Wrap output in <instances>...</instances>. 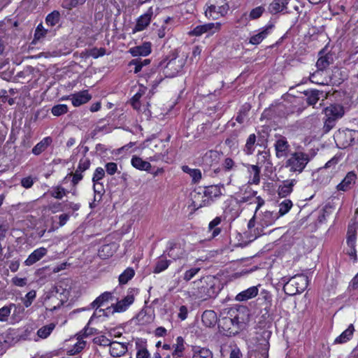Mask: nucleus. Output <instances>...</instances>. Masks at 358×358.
<instances>
[{
  "label": "nucleus",
  "mask_w": 358,
  "mask_h": 358,
  "mask_svg": "<svg viewBox=\"0 0 358 358\" xmlns=\"http://www.w3.org/2000/svg\"><path fill=\"white\" fill-rule=\"evenodd\" d=\"M105 172L102 168H96L92 178L93 182H99L101 179L103 178Z\"/></svg>",
  "instance_id": "nucleus-63"
},
{
  "label": "nucleus",
  "mask_w": 358,
  "mask_h": 358,
  "mask_svg": "<svg viewBox=\"0 0 358 358\" xmlns=\"http://www.w3.org/2000/svg\"><path fill=\"white\" fill-rule=\"evenodd\" d=\"M69 192L66 189H65L63 187L59 185L53 187L50 192L51 196L57 199H62Z\"/></svg>",
  "instance_id": "nucleus-45"
},
{
  "label": "nucleus",
  "mask_w": 358,
  "mask_h": 358,
  "mask_svg": "<svg viewBox=\"0 0 358 358\" xmlns=\"http://www.w3.org/2000/svg\"><path fill=\"white\" fill-rule=\"evenodd\" d=\"M257 165H265L266 166H268L271 165V162L270 160V153L268 151L264 150L262 152H259L257 154Z\"/></svg>",
  "instance_id": "nucleus-38"
},
{
  "label": "nucleus",
  "mask_w": 358,
  "mask_h": 358,
  "mask_svg": "<svg viewBox=\"0 0 358 358\" xmlns=\"http://www.w3.org/2000/svg\"><path fill=\"white\" fill-rule=\"evenodd\" d=\"M47 32L48 31L40 24L35 30L34 40L39 41L43 38L45 36Z\"/></svg>",
  "instance_id": "nucleus-57"
},
{
  "label": "nucleus",
  "mask_w": 358,
  "mask_h": 358,
  "mask_svg": "<svg viewBox=\"0 0 358 358\" xmlns=\"http://www.w3.org/2000/svg\"><path fill=\"white\" fill-rule=\"evenodd\" d=\"M51 112L55 116H60L68 112V106L66 104L55 105L52 108Z\"/></svg>",
  "instance_id": "nucleus-52"
},
{
  "label": "nucleus",
  "mask_w": 358,
  "mask_h": 358,
  "mask_svg": "<svg viewBox=\"0 0 358 358\" xmlns=\"http://www.w3.org/2000/svg\"><path fill=\"white\" fill-rule=\"evenodd\" d=\"M257 194V192H252L250 196H241L238 199L239 203H245L248 201H250V203H257L256 197H255V194Z\"/></svg>",
  "instance_id": "nucleus-60"
},
{
  "label": "nucleus",
  "mask_w": 358,
  "mask_h": 358,
  "mask_svg": "<svg viewBox=\"0 0 358 358\" xmlns=\"http://www.w3.org/2000/svg\"><path fill=\"white\" fill-rule=\"evenodd\" d=\"M150 63L149 59H141V58L132 59L129 62V66H135L134 72L138 73L142 70L143 66H147Z\"/></svg>",
  "instance_id": "nucleus-42"
},
{
  "label": "nucleus",
  "mask_w": 358,
  "mask_h": 358,
  "mask_svg": "<svg viewBox=\"0 0 358 358\" xmlns=\"http://www.w3.org/2000/svg\"><path fill=\"white\" fill-rule=\"evenodd\" d=\"M308 285V277L305 275H296L287 281L283 286L285 293L289 296L303 292Z\"/></svg>",
  "instance_id": "nucleus-6"
},
{
  "label": "nucleus",
  "mask_w": 358,
  "mask_h": 358,
  "mask_svg": "<svg viewBox=\"0 0 358 358\" xmlns=\"http://www.w3.org/2000/svg\"><path fill=\"white\" fill-rule=\"evenodd\" d=\"M12 308H16V305L14 303H10L9 306H6L0 308V321L6 322L8 320Z\"/></svg>",
  "instance_id": "nucleus-51"
},
{
  "label": "nucleus",
  "mask_w": 358,
  "mask_h": 358,
  "mask_svg": "<svg viewBox=\"0 0 358 358\" xmlns=\"http://www.w3.org/2000/svg\"><path fill=\"white\" fill-rule=\"evenodd\" d=\"M136 358H149L150 355L148 352L145 342L138 340L136 342Z\"/></svg>",
  "instance_id": "nucleus-36"
},
{
  "label": "nucleus",
  "mask_w": 358,
  "mask_h": 358,
  "mask_svg": "<svg viewBox=\"0 0 358 358\" xmlns=\"http://www.w3.org/2000/svg\"><path fill=\"white\" fill-rule=\"evenodd\" d=\"M177 343L173 345L174 350L172 352L173 357H177L180 358L183 356V352L185 350L184 340L181 336L177 338Z\"/></svg>",
  "instance_id": "nucleus-40"
},
{
  "label": "nucleus",
  "mask_w": 358,
  "mask_h": 358,
  "mask_svg": "<svg viewBox=\"0 0 358 358\" xmlns=\"http://www.w3.org/2000/svg\"><path fill=\"white\" fill-rule=\"evenodd\" d=\"M273 28V25L271 24L262 27L259 33L250 37L249 43L255 45L260 44L270 34Z\"/></svg>",
  "instance_id": "nucleus-18"
},
{
  "label": "nucleus",
  "mask_w": 358,
  "mask_h": 358,
  "mask_svg": "<svg viewBox=\"0 0 358 358\" xmlns=\"http://www.w3.org/2000/svg\"><path fill=\"white\" fill-rule=\"evenodd\" d=\"M313 157L314 155L302 151L292 152L285 161V166L290 172L301 173Z\"/></svg>",
  "instance_id": "nucleus-2"
},
{
  "label": "nucleus",
  "mask_w": 358,
  "mask_h": 358,
  "mask_svg": "<svg viewBox=\"0 0 358 358\" xmlns=\"http://www.w3.org/2000/svg\"><path fill=\"white\" fill-rule=\"evenodd\" d=\"M218 292L217 280L214 276L207 275L191 283L188 294L194 299L207 300L215 297Z\"/></svg>",
  "instance_id": "nucleus-1"
},
{
  "label": "nucleus",
  "mask_w": 358,
  "mask_h": 358,
  "mask_svg": "<svg viewBox=\"0 0 358 358\" xmlns=\"http://www.w3.org/2000/svg\"><path fill=\"white\" fill-rule=\"evenodd\" d=\"M356 174L353 171L348 172L342 181L336 186L338 191L346 192L350 189L355 183Z\"/></svg>",
  "instance_id": "nucleus-20"
},
{
  "label": "nucleus",
  "mask_w": 358,
  "mask_h": 358,
  "mask_svg": "<svg viewBox=\"0 0 358 358\" xmlns=\"http://www.w3.org/2000/svg\"><path fill=\"white\" fill-rule=\"evenodd\" d=\"M78 337V341L75 343L73 348L67 351V355L69 356L75 355L81 352L86 346V342L83 340V338Z\"/></svg>",
  "instance_id": "nucleus-39"
},
{
  "label": "nucleus",
  "mask_w": 358,
  "mask_h": 358,
  "mask_svg": "<svg viewBox=\"0 0 358 358\" xmlns=\"http://www.w3.org/2000/svg\"><path fill=\"white\" fill-rule=\"evenodd\" d=\"M131 165L141 171H149L151 169V164L146 161L143 160L142 158L133 156L131 160Z\"/></svg>",
  "instance_id": "nucleus-30"
},
{
  "label": "nucleus",
  "mask_w": 358,
  "mask_h": 358,
  "mask_svg": "<svg viewBox=\"0 0 358 358\" xmlns=\"http://www.w3.org/2000/svg\"><path fill=\"white\" fill-rule=\"evenodd\" d=\"M189 176L192 178V183L196 184L201 180L202 175L199 169H194Z\"/></svg>",
  "instance_id": "nucleus-61"
},
{
  "label": "nucleus",
  "mask_w": 358,
  "mask_h": 358,
  "mask_svg": "<svg viewBox=\"0 0 358 358\" xmlns=\"http://www.w3.org/2000/svg\"><path fill=\"white\" fill-rule=\"evenodd\" d=\"M227 313L241 331L245 329L250 321V310L246 306H239L237 308H231Z\"/></svg>",
  "instance_id": "nucleus-9"
},
{
  "label": "nucleus",
  "mask_w": 358,
  "mask_h": 358,
  "mask_svg": "<svg viewBox=\"0 0 358 358\" xmlns=\"http://www.w3.org/2000/svg\"><path fill=\"white\" fill-rule=\"evenodd\" d=\"M256 138L257 137L255 134H252L248 136L243 149L244 152L247 155H251L253 154L255 151V145L257 141Z\"/></svg>",
  "instance_id": "nucleus-37"
},
{
  "label": "nucleus",
  "mask_w": 358,
  "mask_h": 358,
  "mask_svg": "<svg viewBox=\"0 0 358 358\" xmlns=\"http://www.w3.org/2000/svg\"><path fill=\"white\" fill-rule=\"evenodd\" d=\"M258 292L257 286H252L238 293L235 299L237 301H245L255 297L258 294Z\"/></svg>",
  "instance_id": "nucleus-22"
},
{
  "label": "nucleus",
  "mask_w": 358,
  "mask_h": 358,
  "mask_svg": "<svg viewBox=\"0 0 358 358\" xmlns=\"http://www.w3.org/2000/svg\"><path fill=\"white\" fill-rule=\"evenodd\" d=\"M69 176H72L71 182H72L73 187H76V185L79 183V182L83 178L82 172H78V171H77V170H76L74 173H71L68 174L65 177L64 180H66Z\"/></svg>",
  "instance_id": "nucleus-53"
},
{
  "label": "nucleus",
  "mask_w": 358,
  "mask_h": 358,
  "mask_svg": "<svg viewBox=\"0 0 358 358\" xmlns=\"http://www.w3.org/2000/svg\"><path fill=\"white\" fill-rule=\"evenodd\" d=\"M48 250L45 248L41 247L34 250L24 261V264L27 266H30L47 255Z\"/></svg>",
  "instance_id": "nucleus-21"
},
{
  "label": "nucleus",
  "mask_w": 358,
  "mask_h": 358,
  "mask_svg": "<svg viewBox=\"0 0 358 358\" xmlns=\"http://www.w3.org/2000/svg\"><path fill=\"white\" fill-rule=\"evenodd\" d=\"M279 217L275 211L266 210L260 215L259 223L262 227H268L273 225Z\"/></svg>",
  "instance_id": "nucleus-17"
},
{
  "label": "nucleus",
  "mask_w": 358,
  "mask_h": 358,
  "mask_svg": "<svg viewBox=\"0 0 358 358\" xmlns=\"http://www.w3.org/2000/svg\"><path fill=\"white\" fill-rule=\"evenodd\" d=\"M52 143V138L50 136L43 138L33 148L32 153L34 155H39L44 152Z\"/></svg>",
  "instance_id": "nucleus-27"
},
{
  "label": "nucleus",
  "mask_w": 358,
  "mask_h": 358,
  "mask_svg": "<svg viewBox=\"0 0 358 358\" xmlns=\"http://www.w3.org/2000/svg\"><path fill=\"white\" fill-rule=\"evenodd\" d=\"M90 166V161L87 158H83L79 161L78 166L77 167V171L78 172H84L87 169H89Z\"/></svg>",
  "instance_id": "nucleus-59"
},
{
  "label": "nucleus",
  "mask_w": 358,
  "mask_h": 358,
  "mask_svg": "<svg viewBox=\"0 0 358 358\" xmlns=\"http://www.w3.org/2000/svg\"><path fill=\"white\" fill-rule=\"evenodd\" d=\"M201 321L207 327H214L217 322L216 313L212 310H205L201 315Z\"/></svg>",
  "instance_id": "nucleus-23"
},
{
  "label": "nucleus",
  "mask_w": 358,
  "mask_h": 358,
  "mask_svg": "<svg viewBox=\"0 0 358 358\" xmlns=\"http://www.w3.org/2000/svg\"><path fill=\"white\" fill-rule=\"evenodd\" d=\"M333 63V57L330 54L320 56L316 62V66L319 71H323Z\"/></svg>",
  "instance_id": "nucleus-31"
},
{
  "label": "nucleus",
  "mask_w": 358,
  "mask_h": 358,
  "mask_svg": "<svg viewBox=\"0 0 358 358\" xmlns=\"http://www.w3.org/2000/svg\"><path fill=\"white\" fill-rule=\"evenodd\" d=\"M227 313L241 331L245 329L250 321V310L246 306H239L237 308H231Z\"/></svg>",
  "instance_id": "nucleus-8"
},
{
  "label": "nucleus",
  "mask_w": 358,
  "mask_h": 358,
  "mask_svg": "<svg viewBox=\"0 0 358 358\" xmlns=\"http://www.w3.org/2000/svg\"><path fill=\"white\" fill-rule=\"evenodd\" d=\"M93 342L96 345L102 346H109L111 343V341L103 335L95 337L93 339Z\"/></svg>",
  "instance_id": "nucleus-58"
},
{
  "label": "nucleus",
  "mask_w": 358,
  "mask_h": 358,
  "mask_svg": "<svg viewBox=\"0 0 358 358\" xmlns=\"http://www.w3.org/2000/svg\"><path fill=\"white\" fill-rule=\"evenodd\" d=\"M292 206V202L289 199H285L279 205V210L276 212L279 217L285 215L291 209Z\"/></svg>",
  "instance_id": "nucleus-48"
},
{
  "label": "nucleus",
  "mask_w": 358,
  "mask_h": 358,
  "mask_svg": "<svg viewBox=\"0 0 358 358\" xmlns=\"http://www.w3.org/2000/svg\"><path fill=\"white\" fill-rule=\"evenodd\" d=\"M220 22H210L202 25H198L189 32V35L200 36L203 34L212 35L221 29Z\"/></svg>",
  "instance_id": "nucleus-13"
},
{
  "label": "nucleus",
  "mask_w": 358,
  "mask_h": 358,
  "mask_svg": "<svg viewBox=\"0 0 358 358\" xmlns=\"http://www.w3.org/2000/svg\"><path fill=\"white\" fill-rule=\"evenodd\" d=\"M336 145L342 148L358 143V131L353 129H339L334 136Z\"/></svg>",
  "instance_id": "nucleus-7"
},
{
  "label": "nucleus",
  "mask_w": 358,
  "mask_h": 358,
  "mask_svg": "<svg viewBox=\"0 0 358 358\" xmlns=\"http://www.w3.org/2000/svg\"><path fill=\"white\" fill-rule=\"evenodd\" d=\"M170 264V261L165 259H159L155 264L153 272L159 273L166 270Z\"/></svg>",
  "instance_id": "nucleus-50"
},
{
  "label": "nucleus",
  "mask_w": 358,
  "mask_h": 358,
  "mask_svg": "<svg viewBox=\"0 0 358 358\" xmlns=\"http://www.w3.org/2000/svg\"><path fill=\"white\" fill-rule=\"evenodd\" d=\"M152 15V7H150L148 8L145 13L141 15L137 19L136 24L133 29V32L136 33L145 29L150 24Z\"/></svg>",
  "instance_id": "nucleus-15"
},
{
  "label": "nucleus",
  "mask_w": 358,
  "mask_h": 358,
  "mask_svg": "<svg viewBox=\"0 0 358 358\" xmlns=\"http://www.w3.org/2000/svg\"><path fill=\"white\" fill-rule=\"evenodd\" d=\"M185 64L183 59L174 57L164 66V74L166 77H175L181 71Z\"/></svg>",
  "instance_id": "nucleus-12"
},
{
  "label": "nucleus",
  "mask_w": 358,
  "mask_h": 358,
  "mask_svg": "<svg viewBox=\"0 0 358 358\" xmlns=\"http://www.w3.org/2000/svg\"><path fill=\"white\" fill-rule=\"evenodd\" d=\"M60 17L59 12L58 10H53L47 15L45 22L48 26L54 27L59 23Z\"/></svg>",
  "instance_id": "nucleus-43"
},
{
  "label": "nucleus",
  "mask_w": 358,
  "mask_h": 358,
  "mask_svg": "<svg viewBox=\"0 0 358 358\" xmlns=\"http://www.w3.org/2000/svg\"><path fill=\"white\" fill-rule=\"evenodd\" d=\"M229 10L227 0H208L205 5L204 14L208 19L217 20L225 16Z\"/></svg>",
  "instance_id": "nucleus-4"
},
{
  "label": "nucleus",
  "mask_w": 358,
  "mask_h": 358,
  "mask_svg": "<svg viewBox=\"0 0 358 358\" xmlns=\"http://www.w3.org/2000/svg\"><path fill=\"white\" fill-rule=\"evenodd\" d=\"M135 274L134 270L129 267L126 270L124 271V272L120 274L119 276V282L120 285H124L128 282L129 280H130Z\"/></svg>",
  "instance_id": "nucleus-44"
},
{
  "label": "nucleus",
  "mask_w": 358,
  "mask_h": 358,
  "mask_svg": "<svg viewBox=\"0 0 358 358\" xmlns=\"http://www.w3.org/2000/svg\"><path fill=\"white\" fill-rule=\"evenodd\" d=\"M265 9L263 6H257L253 8L249 15V17L251 20H256L262 16Z\"/></svg>",
  "instance_id": "nucleus-56"
},
{
  "label": "nucleus",
  "mask_w": 358,
  "mask_h": 358,
  "mask_svg": "<svg viewBox=\"0 0 358 358\" xmlns=\"http://www.w3.org/2000/svg\"><path fill=\"white\" fill-rule=\"evenodd\" d=\"M221 194V189L218 185L206 187L203 196L199 192L194 194L192 206L194 209L209 206L213 202L214 198L219 197Z\"/></svg>",
  "instance_id": "nucleus-3"
},
{
  "label": "nucleus",
  "mask_w": 358,
  "mask_h": 358,
  "mask_svg": "<svg viewBox=\"0 0 358 358\" xmlns=\"http://www.w3.org/2000/svg\"><path fill=\"white\" fill-rule=\"evenodd\" d=\"M69 99L71 101L73 106L78 107L87 103L92 99V96L89 94L88 90H83L70 95Z\"/></svg>",
  "instance_id": "nucleus-16"
},
{
  "label": "nucleus",
  "mask_w": 358,
  "mask_h": 358,
  "mask_svg": "<svg viewBox=\"0 0 358 358\" xmlns=\"http://www.w3.org/2000/svg\"><path fill=\"white\" fill-rule=\"evenodd\" d=\"M36 294L34 290H31L25 295V297L23 299V303L26 308H28L31 305L33 301L36 298Z\"/></svg>",
  "instance_id": "nucleus-55"
},
{
  "label": "nucleus",
  "mask_w": 358,
  "mask_h": 358,
  "mask_svg": "<svg viewBox=\"0 0 358 358\" xmlns=\"http://www.w3.org/2000/svg\"><path fill=\"white\" fill-rule=\"evenodd\" d=\"M248 171L252 176L250 177L248 182L250 184L258 185L260 182V169L258 165H249Z\"/></svg>",
  "instance_id": "nucleus-34"
},
{
  "label": "nucleus",
  "mask_w": 358,
  "mask_h": 358,
  "mask_svg": "<svg viewBox=\"0 0 358 358\" xmlns=\"http://www.w3.org/2000/svg\"><path fill=\"white\" fill-rule=\"evenodd\" d=\"M320 92L317 90L306 92L305 94L307 96L306 102L308 105L314 106L320 99Z\"/></svg>",
  "instance_id": "nucleus-46"
},
{
  "label": "nucleus",
  "mask_w": 358,
  "mask_h": 358,
  "mask_svg": "<svg viewBox=\"0 0 358 358\" xmlns=\"http://www.w3.org/2000/svg\"><path fill=\"white\" fill-rule=\"evenodd\" d=\"M113 245L107 244L101 247V248L98 251V255L101 259H107L109 257H111L113 253V250L112 249Z\"/></svg>",
  "instance_id": "nucleus-47"
},
{
  "label": "nucleus",
  "mask_w": 358,
  "mask_h": 358,
  "mask_svg": "<svg viewBox=\"0 0 358 358\" xmlns=\"http://www.w3.org/2000/svg\"><path fill=\"white\" fill-rule=\"evenodd\" d=\"M134 301V296L131 291L120 301H118L115 304L112 305L106 309H100L99 312H102L103 315L108 316V313H121L125 311L128 307L131 305Z\"/></svg>",
  "instance_id": "nucleus-10"
},
{
  "label": "nucleus",
  "mask_w": 358,
  "mask_h": 358,
  "mask_svg": "<svg viewBox=\"0 0 358 358\" xmlns=\"http://www.w3.org/2000/svg\"><path fill=\"white\" fill-rule=\"evenodd\" d=\"M355 327L352 324H350L348 327L343 331L340 336L336 338L334 340L335 344H343L349 341L354 334Z\"/></svg>",
  "instance_id": "nucleus-28"
},
{
  "label": "nucleus",
  "mask_w": 358,
  "mask_h": 358,
  "mask_svg": "<svg viewBox=\"0 0 358 358\" xmlns=\"http://www.w3.org/2000/svg\"><path fill=\"white\" fill-rule=\"evenodd\" d=\"M218 327L220 331L227 336H235L241 331L228 313L219 319Z\"/></svg>",
  "instance_id": "nucleus-11"
},
{
  "label": "nucleus",
  "mask_w": 358,
  "mask_h": 358,
  "mask_svg": "<svg viewBox=\"0 0 358 358\" xmlns=\"http://www.w3.org/2000/svg\"><path fill=\"white\" fill-rule=\"evenodd\" d=\"M106 54V49L103 48H94L90 52V55L94 58L103 56Z\"/></svg>",
  "instance_id": "nucleus-62"
},
{
  "label": "nucleus",
  "mask_w": 358,
  "mask_h": 358,
  "mask_svg": "<svg viewBox=\"0 0 358 358\" xmlns=\"http://www.w3.org/2000/svg\"><path fill=\"white\" fill-rule=\"evenodd\" d=\"M324 113L325 118L322 129L327 134L335 127L337 120L344 115V108L339 104H332L324 109Z\"/></svg>",
  "instance_id": "nucleus-5"
},
{
  "label": "nucleus",
  "mask_w": 358,
  "mask_h": 358,
  "mask_svg": "<svg viewBox=\"0 0 358 358\" xmlns=\"http://www.w3.org/2000/svg\"><path fill=\"white\" fill-rule=\"evenodd\" d=\"M110 354L114 357H120L126 353L127 347L124 343L113 341L110 345Z\"/></svg>",
  "instance_id": "nucleus-24"
},
{
  "label": "nucleus",
  "mask_w": 358,
  "mask_h": 358,
  "mask_svg": "<svg viewBox=\"0 0 358 358\" xmlns=\"http://www.w3.org/2000/svg\"><path fill=\"white\" fill-rule=\"evenodd\" d=\"M289 0H273L268 6V10L272 15L277 14L287 8Z\"/></svg>",
  "instance_id": "nucleus-26"
},
{
  "label": "nucleus",
  "mask_w": 358,
  "mask_h": 358,
  "mask_svg": "<svg viewBox=\"0 0 358 358\" xmlns=\"http://www.w3.org/2000/svg\"><path fill=\"white\" fill-rule=\"evenodd\" d=\"M275 155L278 158H282L287 156L290 145L284 136H280L274 144Z\"/></svg>",
  "instance_id": "nucleus-14"
},
{
  "label": "nucleus",
  "mask_w": 358,
  "mask_h": 358,
  "mask_svg": "<svg viewBox=\"0 0 358 358\" xmlns=\"http://www.w3.org/2000/svg\"><path fill=\"white\" fill-rule=\"evenodd\" d=\"M129 52L133 57L147 56L151 52V44L144 43L142 45L133 47L129 49Z\"/></svg>",
  "instance_id": "nucleus-25"
},
{
  "label": "nucleus",
  "mask_w": 358,
  "mask_h": 358,
  "mask_svg": "<svg viewBox=\"0 0 358 358\" xmlns=\"http://www.w3.org/2000/svg\"><path fill=\"white\" fill-rule=\"evenodd\" d=\"M256 200H257V207L255 208V215L248 222V229H252L255 227L256 214H257V211L259 210V208L264 204V200L261 196H257L256 198Z\"/></svg>",
  "instance_id": "nucleus-49"
},
{
  "label": "nucleus",
  "mask_w": 358,
  "mask_h": 358,
  "mask_svg": "<svg viewBox=\"0 0 358 358\" xmlns=\"http://www.w3.org/2000/svg\"><path fill=\"white\" fill-rule=\"evenodd\" d=\"M213 352L208 348L194 347L192 358H213Z\"/></svg>",
  "instance_id": "nucleus-35"
},
{
  "label": "nucleus",
  "mask_w": 358,
  "mask_h": 358,
  "mask_svg": "<svg viewBox=\"0 0 358 358\" xmlns=\"http://www.w3.org/2000/svg\"><path fill=\"white\" fill-rule=\"evenodd\" d=\"M296 183L295 179L287 180L278 188V195L280 197H285L292 192L293 187Z\"/></svg>",
  "instance_id": "nucleus-29"
},
{
  "label": "nucleus",
  "mask_w": 358,
  "mask_h": 358,
  "mask_svg": "<svg viewBox=\"0 0 358 358\" xmlns=\"http://www.w3.org/2000/svg\"><path fill=\"white\" fill-rule=\"evenodd\" d=\"M201 270L199 267L191 268L190 269L186 271L183 275L184 280L188 282L192 280Z\"/></svg>",
  "instance_id": "nucleus-54"
},
{
  "label": "nucleus",
  "mask_w": 358,
  "mask_h": 358,
  "mask_svg": "<svg viewBox=\"0 0 358 358\" xmlns=\"http://www.w3.org/2000/svg\"><path fill=\"white\" fill-rule=\"evenodd\" d=\"M113 299V292H105L99 296L92 303V308H97Z\"/></svg>",
  "instance_id": "nucleus-32"
},
{
  "label": "nucleus",
  "mask_w": 358,
  "mask_h": 358,
  "mask_svg": "<svg viewBox=\"0 0 358 358\" xmlns=\"http://www.w3.org/2000/svg\"><path fill=\"white\" fill-rule=\"evenodd\" d=\"M221 217H216L208 224V231L211 232V237L215 238L221 233V228L218 226L222 222Z\"/></svg>",
  "instance_id": "nucleus-33"
},
{
  "label": "nucleus",
  "mask_w": 358,
  "mask_h": 358,
  "mask_svg": "<svg viewBox=\"0 0 358 358\" xmlns=\"http://www.w3.org/2000/svg\"><path fill=\"white\" fill-rule=\"evenodd\" d=\"M168 255L174 260L187 258V252L180 244L174 243L168 251Z\"/></svg>",
  "instance_id": "nucleus-19"
},
{
  "label": "nucleus",
  "mask_w": 358,
  "mask_h": 358,
  "mask_svg": "<svg viewBox=\"0 0 358 358\" xmlns=\"http://www.w3.org/2000/svg\"><path fill=\"white\" fill-rule=\"evenodd\" d=\"M106 171L108 174L114 175L117 170V165L115 162H108L105 166Z\"/></svg>",
  "instance_id": "nucleus-64"
},
{
  "label": "nucleus",
  "mask_w": 358,
  "mask_h": 358,
  "mask_svg": "<svg viewBox=\"0 0 358 358\" xmlns=\"http://www.w3.org/2000/svg\"><path fill=\"white\" fill-rule=\"evenodd\" d=\"M55 323H50L40 328L37 331V336L43 339L48 338L55 328Z\"/></svg>",
  "instance_id": "nucleus-41"
}]
</instances>
